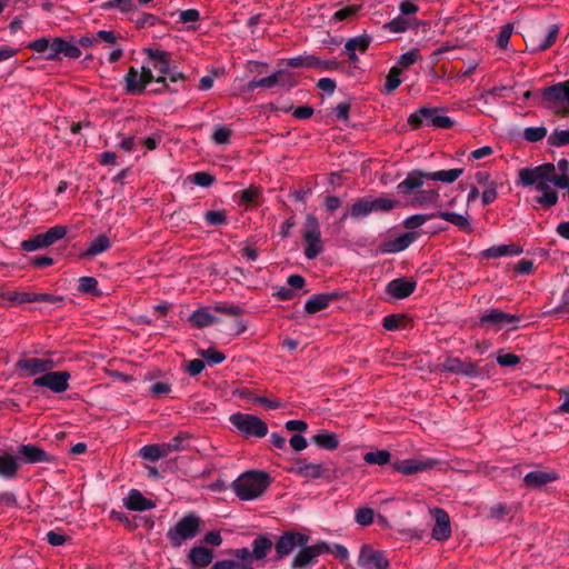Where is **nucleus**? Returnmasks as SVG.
I'll use <instances>...</instances> for the list:
<instances>
[{
  "label": "nucleus",
  "instance_id": "nucleus-1",
  "mask_svg": "<svg viewBox=\"0 0 569 569\" xmlns=\"http://www.w3.org/2000/svg\"><path fill=\"white\" fill-rule=\"evenodd\" d=\"M553 163H543L532 168H523L518 172L517 184L531 187L536 192L535 202L543 209H551L558 203L559 196L556 181L559 179Z\"/></svg>",
  "mask_w": 569,
  "mask_h": 569
},
{
  "label": "nucleus",
  "instance_id": "nucleus-2",
  "mask_svg": "<svg viewBox=\"0 0 569 569\" xmlns=\"http://www.w3.org/2000/svg\"><path fill=\"white\" fill-rule=\"evenodd\" d=\"M270 483L271 478L267 472L250 470L240 475L232 482V489L240 500L249 501L262 496Z\"/></svg>",
  "mask_w": 569,
  "mask_h": 569
},
{
  "label": "nucleus",
  "instance_id": "nucleus-3",
  "mask_svg": "<svg viewBox=\"0 0 569 569\" xmlns=\"http://www.w3.org/2000/svg\"><path fill=\"white\" fill-rule=\"evenodd\" d=\"M147 61L143 67H150L154 74L153 81L162 83L164 89H168L166 82L167 76L170 77L172 82L181 81L184 79L183 73L171 70L170 54L160 49H144Z\"/></svg>",
  "mask_w": 569,
  "mask_h": 569
},
{
  "label": "nucleus",
  "instance_id": "nucleus-4",
  "mask_svg": "<svg viewBox=\"0 0 569 569\" xmlns=\"http://www.w3.org/2000/svg\"><path fill=\"white\" fill-rule=\"evenodd\" d=\"M301 237L305 246V256L308 259H315L323 251L320 223L313 214L306 217Z\"/></svg>",
  "mask_w": 569,
  "mask_h": 569
},
{
  "label": "nucleus",
  "instance_id": "nucleus-5",
  "mask_svg": "<svg viewBox=\"0 0 569 569\" xmlns=\"http://www.w3.org/2000/svg\"><path fill=\"white\" fill-rule=\"evenodd\" d=\"M201 519L193 513L182 517L167 532V537L172 547L178 548L187 540L192 539L199 532Z\"/></svg>",
  "mask_w": 569,
  "mask_h": 569
},
{
  "label": "nucleus",
  "instance_id": "nucleus-6",
  "mask_svg": "<svg viewBox=\"0 0 569 569\" xmlns=\"http://www.w3.org/2000/svg\"><path fill=\"white\" fill-rule=\"evenodd\" d=\"M229 420L244 437L262 438L268 432L266 422L252 415L238 412L231 415Z\"/></svg>",
  "mask_w": 569,
  "mask_h": 569
},
{
  "label": "nucleus",
  "instance_id": "nucleus-7",
  "mask_svg": "<svg viewBox=\"0 0 569 569\" xmlns=\"http://www.w3.org/2000/svg\"><path fill=\"white\" fill-rule=\"evenodd\" d=\"M543 97L557 114L569 116V80L547 88Z\"/></svg>",
  "mask_w": 569,
  "mask_h": 569
},
{
  "label": "nucleus",
  "instance_id": "nucleus-8",
  "mask_svg": "<svg viewBox=\"0 0 569 569\" xmlns=\"http://www.w3.org/2000/svg\"><path fill=\"white\" fill-rule=\"evenodd\" d=\"M408 122L413 127L418 128L422 124L431 126L435 128H450L453 122L449 117L438 114L437 110L430 108H421L417 112L412 113Z\"/></svg>",
  "mask_w": 569,
  "mask_h": 569
},
{
  "label": "nucleus",
  "instance_id": "nucleus-9",
  "mask_svg": "<svg viewBox=\"0 0 569 569\" xmlns=\"http://www.w3.org/2000/svg\"><path fill=\"white\" fill-rule=\"evenodd\" d=\"M14 367L21 377H34L52 370L54 361L50 358L21 357Z\"/></svg>",
  "mask_w": 569,
  "mask_h": 569
},
{
  "label": "nucleus",
  "instance_id": "nucleus-10",
  "mask_svg": "<svg viewBox=\"0 0 569 569\" xmlns=\"http://www.w3.org/2000/svg\"><path fill=\"white\" fill-rule=\"evenodd\" d=\"M67 233V228L63 226H54L44 233L37 234L36 237L21 242V248L24 251L31 252L38 249L47 248L58 240L62 239Z\"/></svg>",
  "mask_w": 569,
  "mask_h": 569
},
{
  "label": "nucleus",
  "instance_id": "nucleus-11",
  "mask_svg": "<svg viewBox=\"0 0 569 569\" xmlns=\"http://www.w3.org/2000/svg\"><path fill=\"white\" fill-rule=\"evenodd\" d=\"M153 79L154 74L150 67H142L141 71L134 67H130L124 76L126 90L133 94L142 93L146 86L153 81Z\"/></svg>",
  "mask_w": 569,
  "mask_h": 569
},
{
  "label": "nucleus",
  "instance_id": "nucleus-12",
  "mask_svg": "<svg viewBox=\"0 0 569 569\" xmlns=\"http://www.w3.org/2000/svg\"><path fill=\"white\" fill-rule=\"evenodd\" d=\"M70 373L68 371H47L33 380L34 387H46L54 393L69 389Z\"/></svg>",
  "mask_w": 569,
  "mask_h": 569
},
{
  "label": "nucleus",
  "instance_id": "nucleus-13",
  "mask_svg": "<svg viewBox=\"0 0 569 569\" xmlns=\"http://www.w3.org/2000/svg\"><path fill=\"white\" fill-rule=\"evenodd\" d=\"M289 472L307 480H315L328 478L330 469L326 463H313L306 459H298L292 467L289 468Z\"/></svg>",
  "mask_w": 569,
  "mask_h": 569
},
{
  "label": "nucleus",
  "instance_id": "nucleus-14",
  "mask_svg": "<svg viewBox=\"0 0 569 569\" xmlns=\"http://www.w3.org/2000/svg\"><path fill=\"white\" fill-rule=\"evenodd\" d=\"M520 318L516 315L506 313L498 309H492L480 318V325L488 330L499 331L505 328L513 327Z\"/></svg>",
  "mask_w": 569,
  "mask_h": 569
},
{
  "label": "nucleus",
  "instance_id": "nucleus-15",
  "mask_svg": "<svg viewBox=\"0 0 569 569\" xmlns=\"http://www.w3.org/2000/svg\"><path fill=\"white\" fill-rule=\"evenodd\" d=\"M439 463L440 461L433 458H413L397 460L392 463V468L402 475H413L435 469Z\"/></svg>",
  "mask_w": 569,
  "mask_h": 569
},
{
  "label": "nucleus",
  "instance_id": "nucleus-16",
  "mask_svg": "<svg viewBox=\"0 0 569 569\" xmlns=\"http://www.w3.org/2000/svg\"><path fill=\"white\" fill-rule=\"evenodd\" d=\"M429 512L435 520L431 537L437 541L448 540L452 532L448 512L439 507L429 508Z\"/></svg>",
  "mask_w": 569,
  "mask_h": 569
},
{
  "label": "nucleus",
  "instance_id": "nucleus-17",
  "mask_svg": "<svg viewBox=\"0 0 569 569\" xmlns=\"http://www.w3.org/2000/svg\"><path fill=\"white\" fill-rule=\"evenodd\" d=\"M358 565L361 569H388L389 560L383 551L363 546L358 557Z\"/></svg>",
  "mask_w": 569,
  "mask_h": 569
},
{
  "label": "nucleus",
  "instance_id": "nucleus-18",
  "mask_svg": "<svg viewBox=\"0 0 569 569\" xmlns=\"http://www.w3.org/2000/svg\"><path fill=\"white\" fill-rule=\"evenodd\" d=\"M329 551L330 547L326 542H318L312 546L306 545L305 547H301V550L293 558L292 568L303 569L310 566L317 557Z\"/></svg>",
  "mask_w": 569,
  "mask_h": 569
},
{
  "label": "nucleus",
  "instance_id": "nucleus-19",
  "mask_svg": "<svg viewBox=\"0 0 569 569\" xmlns=\"http://www.w3.org/2000/svg\"><path fill=\"white\" fill-rule=\"evenodd\" d=\"M309 541L307 535L300 532H286L282 535L276 543V551L279 558L288 556L298 547H305Z\"/></svg>",
  "mask_w": 569,
  "mask_h": 569
},
{
  "label": "nucleus",
  "instance_id": "nucleus-20",
  "mask_svg": "<svg viewBox=\"0 0 569 569\" xmlns=\"http://www.w3.org/2000/svg\"><path fill=\"white\" fill-rule=\"evenodd\" d=\"M418 239V233L410 231L402 233L393 240L385 241L380 244V251L382 253H397L407 249L411 243Z\"/></svg>",
  "mask_w": 569,
  "mask_h": 569
},
{
  "label": "nucleus",
  "instance_id": "nucleus-21",
  "mask_svg": "<svg viewBox=\"0 0 569 569\" xmlns=\"http://www.w3.org/2000/svg\"><path fill=\"white\" fill-rule=\"evenodd\" d=\"M58 38H39L29 43L28 48L37 53L44 54L47 60H58Z\"/></svg>",
  "mask_w": 569,
  "mask_h": 569
},
{
  "label": "nucleus",
  "instance_id": "nucleus-22",
  "mask_svg": "<svg viewBox=\"0 0 569 569\" xmlns=\"http://www.w3.org/2000/svg\"><path fill=\"white\" fill-rule=\"evenodd\" d=\"M559 478L556 471L536 470L527 473L523 478L525 485L530 489H538L542 486L556 481Z\"/></svg>",
  "mask_w": 569,
  "mask_h": 569
},
{
  "label": "nucleus",
  "instance_id": "nucleus-23",
  "mask_svg": "<svg viewBox=\"0 0 569 569\" xmlns=\"http://www.w3.org/2000/svg\"><path fill=\"white\" fill-rule=\"evenodd\" d=\"M416 286L415 281L398 278L388 283L387 292L396 299H405L415 291Z\"/></svg>",
  "mask_w": 569,
  "mask_h": 569
},
{
  "label": "nucleus",
  "instance_id": "nucleus-24",
  "mask_svg": "<svg viewBox=\"0 0 569 569\" xmlns=\"http://www.w3.org/2000/svg\"><path fill=\"white\" fill-rule=\"evenodd\" d=\"M18 455L27 463L44 462L50 460V456L41 448L34 445H22L18 449Z\"/></svg>",
  "mask_w": 569,
  "mask_h": 569
},
{
  "label": "nucleus",
  "instance_id": "nucleus-25",
  "mask_svg": "<svg viewBox=\"0 0 569 569\" xmlns=\"http://www.w3.org/2000/svg\"><path fill=\"white\" fill-rule=\"evenodd\" d=\"M428 174L429 172L419 170L410 172L406 179L397 186L398 191L405 194L411 193L413 190L422 187Z\"/></svg>",
  "mask_w": 569,
  "mask_h": 569
},
{
  "label": "nucleus",
  "instance_id": "nucleus-26",
  "mask_svg": "<svg viewBox=\"0 0 569 569\" xmlns=\"http://www.w3.org/2000/svg\"><path fill=\"white\" fill-rule=\"evenodd\" d=\"M188 560L194 567H198V568L207 567L213 560V551L208 548L201 547V546L192 547L189 550Z\"/></svg>",
  "mask_w": 569,
  "mask_h": 569
},
{
  "label": "nucleus",
  "instance_id": "nucleus-27",
  "mask_svg": "<svg viewBox=\"0 0 569 569\" xmlns=\"http://www.w3.org/2000/svg\"><path fill=\"white\" fill-rule=\"evenodd\" d=\"M124 506L129 510L144 511L154 508V502L147 499L138 490H131L124 500Z\"/></svg>",
  "mask_w": 569,
  "mask_h": 569
},
{
  "label": "nucleus",
  "instance_id": "nucleus-28",
  "mask_svg": "<svg viewBox=\"0 0 569 569\" xmlns=\"http://www.w3.org/2000/svg\"><path fill=\"white\" fill-rule=\"evenodd\" d=\"M212 308L203 307L196 310L190 316V322L196 328H204L217 322L216 316L212 313Z\"/></svg>",
  "mask_w": 569,
  "mask_h": 569
},
{
  "label": "nucleus",
  "instance_id": "nucleus-29",
  "mask_svg": "<svg viewBox=\"0 0 569 569\" xmlns=\"http://www.w3.org/2000/svg\"><path fill=\"white\" fill-rule=\"evenodd\" d=\"M111 247V241L106 234H99L90 243L82 253L83 257H94L107 251Z\"/></svg>",
  "mask_w": 569,
  "mask_h": 569
},
{
  "label": "nucleus",
  "instance_id": "nucleus-30",
  "mask_svg": "<svg viewBox=\"0 0 569 569\" xmlns=\"http://www.w3.org/2000/svg\"><path fill=\"white\" fill-rule=\"evenodd\" d=\"M439 199L437 189L432 190H418L413 193L411 204L416 207H426L436 203Z\"/></svg>",
  "mask_w": 569,
  "mask_h": 569
},
{
  "label": "nucleus",
  "instance_id": "nucleus-31",
  "mask_svg": "<svg viewBox=\"0 0 569 569\" xmlns=\"http://www.w3.org/2000/svg\"><path fill=\"white\" fill-rule=\"evenodd\" d=\"M436 218H440L448 221L462 230H471L468 216L450 212V211H438Z\"/></svg>",
  "mask_w": 569,
  "mask_h": 569
},
{
  "label": "nucleus",
  "instance_id": "nucleus-32",
  "mask_svg": "<svg viewBox=\"0 0 569 569\" xmlns=\"http://www.w3.org/2000/svg\"><path fill=\"white\" fill-rule=\"evenodd\" d=\"M284 77H286V70L279 69L269 77L261 78L258 80H252L249 83V88L251 90L257 89V88H272L276 84H279L280 81H282Z\"/></svg>",
  "mask_w": 569,
  "mask_h": 569
},
{
  "label": "nucleus",
  "instance_id": "nucleus-33",
  "mask_svg": "<svg viewBox=\"0 0 569 569\" xmlns=\"http://www.w3.org/2000/svg\"><path fill=\"white\" fill-rule=\"evenodd\" d=\"M331 300L332 296L330 295H316L306 301L305 310L306 312L313 315L326 309Z\"/></svg>",
  "mask_w": 569,
  "mask_h": 569
},
{
  "label": "nucleus",
  "instance_id": "nucleus-34",
  "mask_svg": "<svg viewBox=\"0 0 569 569\" xmlns=\"http://www.w3.org/2000/svg\"><path fill=\"white\" fill-rule=\"evenodd\" d=\"M463 173V169L455 168L449 170H440L436 172H429L427 176V180L441 181L446 183L455 182L461 174Z\"/></svg>",
  "mask_w": 569,
  "mask_h": 569
},
{
  "label": "nucleus",
  "instance_id": "nucleus-35",
  "mask_svg": "<svg viewBox=\"0 0 569 569\" xmlns=\"http://www.w3.org/2000/svg\"><path fill=\"white\" fill-rule=\"evenodd\" d=\"M19 468L17 457L6 453L0 457V476L12 478Z\"/></svg>",
  "mask_w": 569,
  "mask_h": 569
},
{
  "label": "nucleus",
  "instance_id": "nucleus-36",
  "mask_svg": "<svg viewBox=\"0 0 569 569\" xmlns=\"http://www.w3.org/2000/svg\"><path fill=\"white\" fill-rule=\"evenodd\" d=\"M522 250L513 244H501L497 247H491L485 251V256L487 258H499L503 256H516L520 254Z\"/></svg>",
  "mask_w": 569,
  "mask_h": 569
},
{
  "label": "nucleus",
  "instance_id": "nucleus-37",
  "mask_svg": "<svg viewBox=\"0 0 569 569\" xmlns=\"http://www.w3.org/2000/svg\"><path fill=\"white\" fill-rule=\"evenodd\" d=\"M312 441L320 448L335 450L339 447V440L333 432H322L312 437Z\"/></svg>",
  "mask_w": 569,
  "mask_h": 569
},
{
  "label": "nucleus",
  "instance_id": "nucleus-38",
  "mask_svg": "<svg viewBox=\"0 0 569 569\" xmlns=\"http://www.w3.org/2000/svg\"><path fill=\"white\" fill-rule=\"evenodd\" d=\"M371 212H373V207L368 198L358 199L350 208V216L355 219L366 217Z\"/></svg>",
  "mask_w": 569,
  "mask_h": 569
},
{
  "label": "nucleus",
  "instance_id": "nucleus-39",
  "mask_svg": "<svg viewBox=\"0 0 569 569\" xmlns=\"http://www.w3.org/2000/svg\"><path fill=\"white\" fill-rule=\"evenodd\" d=\"M371 42V38L367 34H361V36H358V37H355V38H350L349 40H347L346 44H345V49L346 51H359L361 53H363L369 44Z\"/></svg>",
  "mask_w": 569,
  "mask_h": 569
},
{
  "label": "nucleus",
  "instance_id": "nucleus-40",
  "mask_svg": "<svg viewBox=\"0 0 569 569\" xmlns=\"http://www.w3.org/2000/svg\"><path fill=\"white\" fill-rule=\"evenodd\" d=\"M421 59V56L419 53V50L413 49L411 51H408L403 54H401L397 61V63L393 66L396 69H398L400 72L408 69L410 66H412L415 62Z\"/></svg>",
  "mask_w": 569,
  "mask_h": 569
},
{
  "label": "nucleus",
  "instance_id": "nucleus-41",
  "mask_svg": "<svg viewBox=\"0 0 569 569\" xmlns=\"http://www.w3.org/2000/svg\"><path fill=\"white\" fill-rule=\"evenodd\" d=\"M58 59H60V54H63L67 58L77 59L81 56L80 49L68 42L64 39L58 38Z\"/></svg>",
  "mask_w": 569,
  "mask_h": 569
},
{
  "label": "nucleus",
  "instance_id": "nucleus-42",
  "mask_svg": "<svg viewBox=\"0 0 569 569\" xmlns=\"http://www.w3.org/2000/svg\"><path fill=\"white\" fill-rule=\"evenodd\" d=\"M441 370L453 373H468L469 365L462 362L458 358H448L443 363H441Z\"/></svg>",
  "mask_w": 569,
  "mask_h": 569
},
{
  "label": "nucleus",
  "instance_id": "nucleus-43",
  "mask_svg": "<svg viewBox=\"0 0 569 569\" xmlns=\"http://www.w3.org/2000/svg\"><path fill=\"white\" fill-rule=\"evenodd\" d=\"M390 452L388 450H377L367 452L363 460L369 465L385 466L390 461Z\"/></svg>",
  "mask_w": 569,
  "mask_h": 569
},
{
  "label": "nucleus",
  "instance_id": "nucleus-44",
  "mask_svg": "<svg viewBox=\"0 0 569 569\" xmlns=\"http://www.w3.org/2000/svg\"><path fill=\"white\" fill-rule=\"evenodd\" d=\"M508 90L506 86H497L491 89L485 90L480 97L479 101L483 104L492 103L497 98L503 97V91Z\"/></svg>",
  "mask_w": 569,
  "mask_h": 569
},
{
  "label": "nucleus",
  "instance_id": "nucleus-45",
  "mask_svg": "<svg viewBox=\"0 0 569 569\" xmlns=\"http://www.w3.org/2000/svg\"><path fill=\"white\" fill-rule=\"evenodd\" d=\"M271 541L267 538H258L253 540L252 558L254 557L257 559H263L267 556L268 551L271 549Z\"/></svg>",
  "mask_w": 569,
  "mask_h": 569
},
{
  "label": "nucleus",
  "instance_id": "nucleus-46",
  "mask_svg": "<svg viewBox=\"0 0 569 569\" xmlns=\"http://www.w3.org/2000/svg\"><path fill=\"white\" fill-rule=\"evenodd\" d=\"M548 142L552 147H563L569 144V129L560 130L556 129L548 138Z\"/></svg>",
  "mask_w": 569,
  "mask_h": 569
},
{
  "label": "nucleus",
  "instance_id": "nucleus-47",
  "mask_svg": "<svg viewBox=\"0 0 569 569\" xmlns=\"http://www.w3.org/2000/svg\"><path fill=\"white\" fill-rule=\"evenodd\" d=\"M373 211H391L396 207L399 206V201L396 199L387 198V197H380L377 199L371 200Z\"/></svg>",
  "mask_w": 569,
  "mask_h": 569
},
{
  "label": "nucleus",
  "instance_id": "nucleus-48",
  "mask_svg": "<svg viewBox=\"0 0 569 569\" xmlns=\"http://www.w3.org/2000/svg\"><path fill=\"white\" fill-rule=\"evenodd\" d=\"M433 218H436V213H431V214H413V216L408 217L403 221V226L407 229L413 230L416 228L421 227L427 221H429V220H431Z\"/></svg>",
  "mask_w": 569,
  "mask_h": 569
},
{
  "label": "nucleus",
  "instance_id": "nucleus-49",
  "mask_svg": "<svg viewBox=\"0 0 569 569\" xmlns=\"http://www.w3.org/2000/svg\"><path fill=\"white\" fill-rule=\"evenodd\" d=\"M409 27L410 20L402 16H399L385 24V29L395 33L405 32Z\"/></svg>",
  "mask_w": 569,
  "mask_h": 569
},
{
  "label": "nucleus",
  "instance_id": "nucleus-50",
  "mask_svg": "<svg viewBox=\"0 0 569 569\" xmlns=\"http://www.w3.org/2000/svg\"><path fill=\"white\" fill-rule=\"evenodd\" d=\"M546 136H547V128L543 126L529 127L523 130V138L529 142L541 141Z\"/></svg>",
  "mask_w": 569,
  "mask_h": 569
},
{
  "label": "nucleus",
  "instance_id": "nucleus-51",
  "mask_svg": "<svg viewBox=\"0 0 569 569\" xmlns=\"http://www.w3.org/2000/svg\"><path fill=\"white\" fill-rule=\"evenodd\" d=\"M400 74L401 72L395 67L389 70L385 83V90L387 93L393 92L401 84Z\"/></svg>",
  "mask_w": 569,
  "mask_h": 569
},
{
  "label": "nucleus",
  "instance_id": "nucleus-52",
  "mask_svg": "<svg viewBox=\"0 0 569 569\" xmlns=\"http://www.w3.org/2000/svg\"><path fill=\"white\" fill-rule=\"evenodd\" d=\"M559 33V27L557 24H551L548 28L545 39L537 44V48L540 51L547 50L550 48L557 40Z\"/></svg>",
  "mask_w": 569,
  "mask_h": 569
},
{
  "label": "nucleus",
  "instance_id": "nucleus-53",
  "mask_svg": "<svg viewBox=\"0 0 569 569\" xmlns=\"http://www.w3.org/2000/svg\"><path fill=\"white\" fill-rule=\"evenodd\" d=\"M315 54H302L290 58L286 61L288 67L291 68H312Z\"/></svg>",
  "mask_w": 569,
  "mask_h": 569
},
{
  "label": "nucleus",
  "instance_id": "nucleus-54",
  "mask_svg": "<svg viewBox=\"0 0 569 569\" xmlns=\"http://www.w3.org/2000/svg\"><path fill=\"white\" fill-rule=\"evenodd\" d=\"M3 297L13 303H27L33 302V292H8Z\"/></svg>",
  "mask_w": 569,
  "mask_h": 569
},
{
  "label": "nucleus",
  "instance_id": "nucleus-55",
  "mask_svg": "<svg viewBox=\"0 0 569 569\" xmlns=\"http://www.w3.org/2000/svg\"><path fill=\"white\" fill-rule=\"evenodd\" d=\"M231 137V130L224 126H218L214 128L212 139L218 144H227Z\"/></svg>",
  "mask_w": 569,
  "mask_h": 569
},
{
  "label": "nucleus",
  "instance_id": "nucleus-56",
  "mask_svg": "<svg viewBox=\"0 0 569 569\" xmlns=\"http://www.w3.org/2000/svg\"><path fill=\"white\" fill-rule=\"evenodd\" d=\"M204 220L210 226H220L227 222V216L222 210L208 211L204 214Z\"/></svg>",
  "mask_w": 569,
  "mask_h": 569
},
{
  "label": "nucleus",
  "instance_id": "nucleus-57",
  "mask_svg": "<svg viewBox=\"0 0 569 569\" xmlns=\"http://www.w3.org/2000/svg\"><path fill=\"white\" fill-rule=\"evenodd\" d=\"M212 309L216 312L223 313L231 317H238L241 315V308L236 305L229 303H216Z\"/></svg>",
  "mask_w": 569,
  "mask_h": 569
},
{
  "label": "nucleus",
  "instance_id": "nucleus-58",
  "mask_svg": "<svg viewBox=\"0 0 569 569\" xmlns=\"http://www.w3.org/2000/svg\"><path fill=\"white\" fill-rule=\"evenodd\" d=\"M375 512L370 508H360L356 513V521L361 526H369L373 522Z\"/></svg>",
  "mask_w": 569,
  "mask_h": 569
},
{
  "label": "nucleus",
  "instance_id": "nucleus-59",
  "mask_svg": "<svg viewBox=\"0 0 569 569\" xmlns=\"http://www.w3.org/2000/svg\"><path fill=\"white\" fill-rule=\"evenodd\" d=\"M210 569H253V567H248L244 563H240L234 559H226L217 561Z\"/></svg>",
  "mask_w": 569,
  "mask_h": 569
},
{
  "label": "nucleus",
  "instance_id": "nucleus-60",
  "mask_svg": "<svg viewBox=\"0 0 569 569\" xmlns=\"http://www.w3.org/2000/svg\"><path fill=\"white\" fill-rule=\"evenodd\" d=\"M312 68L318 69L320 71H332L339 68V62L336 60H322L317 56H313Z\"/></svg>",
  "mask_w": 569,
  "mask_h": 569
},
{
  "label": "nucleus",
  "instance_id": "nucleus-61",
  "mask_svg": "<svg viewBox=\"0 0 569 569\" xmlns=\"http://www.w3.org/2000/svg\"><path fill=\"white\" fill-rule=\"evenodd\" d=\"M513 32V26L508 23V24H505L501 30L499 31V34H498V39H497V44L502 48V49H506L508 43H509V40H510V37Z\"/></svg>",
  "mask_w": 569,
  "mask_h": 569
},
{
  "label": "nucleus",
  "instance_id": "nucleus-62",
  "mask_svg": "<svg viewBox=\"0 0 569 569\" xmlns=\"http://www.w3.org/2000/svg\"><path fill=\"white\" fill-rule=\"evenodd\" d=\"M201 356L210 363V365H218V363H221L224 359H226V356L218 351V350H214V349H207V350H202L201 351Z\"/></svg>",
  "mask_w": 569,
  "mask_h": 569
},
{
  "label": "nucleus",
  "instance_id": "nucleus-63",
  "mask_svg": "<svg viewBox=\"0 0 569 569\" xmlns=\"http://www.w3.org/2000/svg\"><path fill=\"white\" fill-rule=\"evenodd\" d=\"M98 286V281L92 277H81L79 279V291L82 293L94 292Z\"/></svg>",
  "mask_w": 569,
  "mask_h": 569
},
{
  "label": "nucleus",
  "instance_id": "nucleus-64",
  "mask_svg": "<svg viewBox=\"0 0 569 569\" xmlns=\"http://www.w3.org/2000/svg\"><path fill=\"white\" fill-rule=\"evenodd\" d=\"M259 197H260V190L254 187L242 190L240 193L241 202L247 203V204H256L257 199Z\"/></svg>",
  "mask_w": 569,
  "mask_h": 569
}]
</instances>
